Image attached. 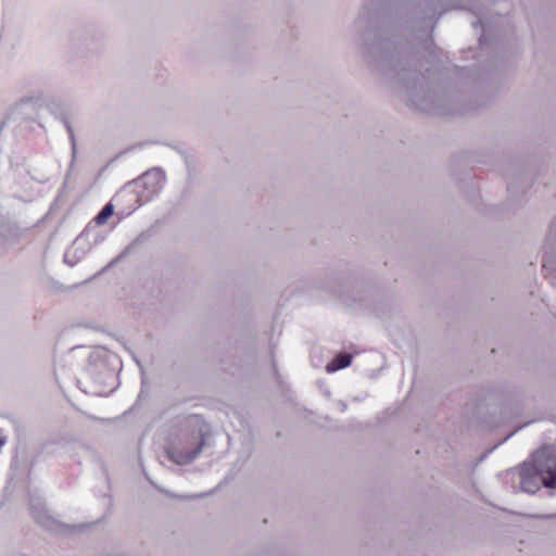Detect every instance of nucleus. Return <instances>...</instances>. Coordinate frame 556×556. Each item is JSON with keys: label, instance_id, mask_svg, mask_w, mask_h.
<instances>
[{"label": "nucleus", "instance_id": "f257e3e1", "mask_svg": "<svg viewBox=\"0 0 556 556\" xmlns=\"http://www.w3.org/2000/svg\"><path fill=\"white\" fill-rule=\"evenodd\" d=\"M520 488L523 492L535 493L542 485L556 486V451L549 447L539 450L531 463H525L519 470Z\"/></svg>", "mask_w": 556, "mask_h": 556}, {"label": "nucleus", "instance_id": "f03ea898", "mask_svg": "<svg viewBox=\"0 0 556 556\" xmlns=\"http://www.w3.org/2000/svg\"><path fill=\"white\" fill-rule=\"evenodd\" d=\"M205 445V439L202 433L191 435L181 440L179 443L167 448V457L178 465H186L194 460Z\"/></svg>", "mask_w": 556, "mask_h": 556}, {"label": "nucleus", "instance_id": "7ed1b4c3", "mask_svg": "<svg viewBox=\"0 0 556 556\" xmlns=\"http://www.w3.org/2000/svg\"><path fill=\"white\" fill-rule=\"evenodd\" d=\"M165 182L166 174L160 167L148 169L136 180V184L143 188L140 197L144 201H150L153 197L157 195Z\"/></svg>", "mask_w": 556, "mask_h": 556}, {"label": "nucleus", "instance_id": "20e7f679", "mask_svg": "<svg viewBox=\"0 0 556 556\" xmlns=\"http://www.w3.org/2000/svg\"><path fill=\"white\" fill-rule=\"evenodd\" d=\"M31 514L35 520L45 529L55 533H62L64 525H62L58 519H55L46 507H33Z\"/></svg>", "mask_w": 556, "mask_h": 556}, {"label": "nucleus", "instance_id": "39448f33", "mask_svg": "<svg viewBox=\"0 0 556 556\" xmlns=\"http://www.w3.org/2000/svg\"><path fill=\"white\" fill-rule=\"evenodd\" d=\"M88 244L81 239L77 238L64 254V262L70 265H76L87 253Z\"/></svg>", "mask_w": 556, "mask_h": 556}, {"label": "nucleus", "instance_id": "423d86ee", "mask_svg": "<svg viewBox=\"0 0 556 556\" xmlns=\"http://www.w3.org/2000/svg\"><path fill=\"white\" fill-rule=\"evenodd\" d=\"M352 355L349 353H341L337 355L330 363L327 364V372H334L348 367L351 364Z\"/></svg>", "mask_w": 556, "mask_h": 556}, {"label": "nucleus", "instance_id": "0eeeda50", "mask_svg": "<svg viewBox=\"0 0 556 556\" xmlns=\"http://www.w3.org/2000/svg\"><path fill=\"white\" fill-rule=\"evenodd\" d=\"M113 214V205L106 204L101 210V212L96 216L94 220L98 225H103L106 223L108 218Z\"/></svg>", "mask_w": 556, "mask_h": 556}, {"label": "nucleus", "instance_id": "6e6552de", "mask_svg": "<svg viewBox=\"0 0 556 556\" xmlns=\"http://www.w3.org/2000/svg\"><path fill=\"white\" fill-rule=\"evenodd\" d=\"M64 126L66 128L70 141H71L73 157H75L76 152H77V143H76V138H75L73 127L68 121H64Z\"/></svg>", "mask_w": 556, "mask_h": 556}, {"label": "nucleus", "instance_id": "1a4fd4ad", "mask_svg": "<svg viewBox=\"0 0 556 556\" xmlns=\"http://www.w3.org/2000/svg\"><path fill=\"white\" fill-rule=\"evenodd\" d=\"M5 444V439L4 438H0V448Z\"/></svg>", "mask_w": 556, "mask_h": 556}]
</instances>
